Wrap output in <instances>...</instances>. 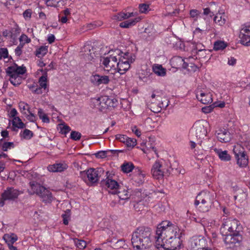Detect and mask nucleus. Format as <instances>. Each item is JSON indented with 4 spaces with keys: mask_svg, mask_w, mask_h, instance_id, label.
<instances>
[{
    "mask_svg": "<svg viewBox=\"0 0 250 250\" xmlns=\"http://www.w3.org/2000/svg\"><path fill=\"white\" fill-rule=\"evenodd\" d=\"M178 227L166 220L159 224L156 231V246L158 249H177L179 247Z\"/></svg>",
    "mask_w": 250,
    "mask_h": 250,
    "instance_id": "obj_1",
    "label": "nucleus"
},
{
    "mask_svg": "<svg viewBox=\"0 0 250 250\" xmlns=\"http://www.w3.org/2000/svg\"><path fill=\"white\" fill-rule=\"evenodd\" d=\"M151 229L149 228L140 227L132 234L131 243L136 250H145L151 245Z\"/></svg>",
    "mask_w": 250,
    "mask_h": 250,
    "instance_id": "obj_2",
    "label": "nucleus"
},
{
    "mask_svg": "<svg viewBox=\"0 0 250 250\" xmlns=\"http://www.w3.org/2000/svg\"><path fill=\"white\" fill-rule=\"evenodd\" d=\"M135 58L133 54L128 52L125 53L122 58L110 66V74L116 72L124 74L130 68V64L135 61Z\"/></svg>",
    "mask_w": 250,
    "mask_h": 250,
    "instance_id": "obj_3",
    "label": "nucleus"
},
{
    "mask_svg": "<svg viewBox=\"0 0 250 250\" xmlns=\"http://www.w3.org/2000/svg\"><path fill=\"white\" fill-rule=\"evenodd\" d=\"M214 196L208 191L201 192L197 196L194 205L203 212L208 211L213 203Z\"/></svg>",
    "mask_w": 250,
    "mask_h": 250,
    "instance_id": "obj_4",
    "label": "nucleus"
},
{
    "mask_svg": "<svg viewBox=\"0 0 250 250\" xmlns=\"http://www.w3.org/2000/svg\"><path fill=\"white\" fill-rule=\"evenodd\" d=\"M30 189H28V192L30 194H36L45 203H51L53 200V197L49 190L40 184L34 182H30Z\"/></svg>",
    "mask_w": 250,
    "mask_h": 250,
    "instance_id": "obj_5",
    "label": "nucleus"
},
{
    "mask_svg": "<svg viewBox=\"0 0 250 250\" xmlns=\"http://www.w3.org/2000/svg\"><path fill=\"white\" fill-rule=\"evenodd\" d=\"M170 170L166 164L162 161H157L153 165L151 173L152 176L156 179H162L170 174Z\"/></svg>",
    "mask_w": 250,
    "mask_h": 250,
    "instance_id": "obj_6",
    "label": "nucleus"
},
{
    "mask_svg": "<svg viewBox=\"0 0 250 250\" xmlns=\"http://www.w3.org/2000/svg\"><path fill=\"white\" fill-rule=\"evenodd\" d=\"M104 170L102 168H90L86 171H83L81 173V176L83 180L87 183L88 184H94L96 183L99 180L101 176V173H103Z\"/></svg>",
    "mask_w": 250,
    "mask_h": 250,
    "instance_id": "obj_7",
    "label": "nucleus"
},
{
    "mask_svg": "<svg viewBox=\"0 0 250 250\" xmlns=\"http://www.w3.org/2000/svg\"><path fill=\"white\" fill-rule=\"evenodd\" d=\"M242 227L239 222L236 219L231 218L227 219L222 224L221 229L222 231L226 232V234H238L241 230Z\"/></svg>",
    "mask_w": 250,
    "mask_h": 250,
    "instance_id": "obj_8",
    "label": "nucleus"
},
{
    "mask_svg": "<svg viewBox=\"0 0 250 250\" xmlns=\"http://www.w3.org/2000/svg\"><path fill=\"white\" fill-rule=\"evenodd\" d=\"M233 151L237 160V164L240 167H246L248 164L249 161L244 148L241 145L237 144L234 146Z\"/></svg>",
    "mask_w": 250,
    "mask_h": 250,
    "instance_id": "obj_9",
    "label": "nucleus"
},
{
    "mask_svg": "<svg viewBox=\"0 0 250 250\" xmlns=\"http://www.w3.org/2000/svg\"><path fill=\"white\" fill-rule=\"evenodd\" d=\"M207 245L206 239L202 236H193L188 242V247L190 250H201Z\"/></svg>",
    "mask_w": 250,
    "mask_h": 250,
    "instance_id": "obj_10",
    "label": "nucleus"
},
{
    "mask_svg": "<svg viewBox=\"0 0 250 250\" xmlns=\"http://www.w3.org/2000/svg\"><path fill=\"white\" fill-rule=\"evenodd\" d=\"M208 126V123L205 121H198L194 124L192 130L197 139H202L206 136Z\"/></svg>",
    "mask_w": 250,
    "mask_h": 250,
    "instance_id": "obj_11",
    "label": "nucleus"
},
{
    "mask_svg": "<svg viewBox=\"0 0 250 250\" xmlns=\"http://www.w3.org/2000/svg\"><path fill=\"white\" fill-rule=\"evenodd\" d=\"M20 194V192L13 188H8L1 194L0 200V206L2 207L4 205L5 200H14L17 199Z\"/></svg>",
    "mask_w": 250,
    "mask_h": 250,
    "instance_id": "obj_12",
    "label": "nucleus"
},
{
    "mask_svg": "<svg viewBox=\"0 0 250 250\" xmlns=\"http://www.w3.org/2000/svg\"><path fill=\"white\" fill-rule=\"evenodd\" d=\"M146 175V173L140 168H136L135 171L130 175L132 184L136 186L142 185L145 181Z\"/></svg>",
    "mask_w": 250,
    "mask_h": 250,
    "instance_id": "obj_13",
    "label": "nucleus"
},
{
    "mask_svg": "<svg viewBox=\"0 0 250 250\" xmlns=\"http://www.w3.org/2000/svg\"><path fill=\"white\" fill-rule=\"evenodd\" d=\"M242 240V237L238 234H226L224 241L229 248H233L236 244H239Z\"/></svg>",
    "mask_w": 250,
    "mask_h": 250,
    "instance_id": "obj_14",
    "label": "nucleus"
},
{
    "mask_svg": "<svg viewBox=\"0 0 250 250\" xmlns=\"http://www.w3.org/2000/svg\"><path fill=\"white\" fill-rule=\"evenodd\" d=\"M196 95L197 99L203 104H208L212 102V95L210 93H206L200 89H198Z\"/></svg>",
    "mask_w": 250,
    "mask_h": 250,
    "instance_id": "obj_15",
    "label": "nucleus"
},
{
    "mask_svg": "<svg viewBox=\"0 0 250 250\" xmlns=\"http://www.w3.org/2000/svg\"><path fill=\"white\" fill-rule=\"evenodd\" d=\"M90 81L94 85L99 86L102 84L108 83L109 79L107 76L95 74L90 77Z\"/></svg>",
    "mask_w": 250,
    "mask_h": 250,
    "instance_id": "obj_16",
    "label": "nucleus"
},
{
    "mask_svg": "<svg viewBox=\"0 0 250 250\" xmlns=\"http://www.w3.org/2000/svg\"><path fill=\"white\" fill-rule=\"evenodd\" d=\"M217 137L222 143H227L231 140V134L229 132L224 128L220 129L217 131Z\"/></svg>",
    "mask_w": 250,
    "mask_h": 250,
    "instance_id": "obj_17",
    "label": "nucleus"
},
{
    "mask_svg": "<svg viewBox=\"0 0 250 250\" xmlns=\"http://www.w3.org/2000/svg\"><path fill=\"white\" fill-rule=\"evenodd\" d=\"M116 195L113 201L114 204L119 202L120 200L128 199L130 197L129 192L123 186H122V189L119 190Z\"/></svg>",
    "mask_w": 250,
    "mask_h": 250,
    "instance_id": "obj_18",
    "label": "nucleus"
},
{
    "mask_svg": "<svg viewBox=\"0 0 250 250\" xmlns=\"http://www.w3.org/2000/svg\"><path fill=\"white\" fill-rule=\"evenodd\" d=\"M171 65L173 67L180 68L181 66L183 68H186L188 66V63L185 62L184 60L180 57H175L171 60Z\"/></svg>",
    "mask_w": 250,
    "mask_h": 250,
    "instance_id": "obj_19",
    "label": "nucleus"
},
{
    "mask_svg": "<svg viewBox=\"0 0 250 250\" xmlns=\"http://www.w3.org/2000/svg\"><path fill=\"white\" fill-rule=\"evenodd\" d=\"M67 168V166L65 164L57 163L49 165L47 167V169L50 172H62Z\"/></svg>",
    "mask_w": 250,
    "mask_h": 250,
    "instance_id": "obj_20",
    "label": "nucleus"
},
{
    "mask_svg": "<svg viewBox=\"0 0 250 250\" xmlns=\"http://www.w3.org/2000/svg\"><path fill=\"white\" fill-rule=\"evenodd\" d=\"M123 185L119 183L117 181L110 179V195H112L115 196L119 190L122 189ZM112 197L110 196V199Z\"/></svg>",
    "mask_w": 250,
    "mask_h": 250,
    "instance_id": "obj_21",
    "label": "nucleus"
},
{
    "mask_svg": "<svg viewBox=\"0 0 250 250\" xmlns=\"http://www.w3.org/2000/svg\"><path fill=\"white\" fill-rule=\"evenodd\" d=\"M214 151L218 155L219 159L223 161H229L231 160V156L227 150H222L221 149L215 148Z\"/></svg>",
    "mask_w": 250,
    "mask_h": 250,
    "instance_id": "obj_22",
    "label": "nucleus"
},
{
    "mask_svg": "<svg viewBox=\"0 0 250 250\" xmlns=\"http://www.w3.org/2000/svg\"><path fill=\"white\" fill-rule=\"evenodd\" d=\"M124 53L119 49H110V60L115 63L123 58Z\"/></svg>",
    "mask_w": 250,
    "mask_h": 250,
    "instance_id": "obj_23",
    "label": "nucleus"
},
{
    "mask_svg": "<svg viewBox=\"0 0 250 250\" xmlns=\"http://www.w3.org/2000/svg\"><path fill=\"white\" fill-rule=\"evenodd\" d=\"M137 15V12H129V13H124V12H120L117 13L113 16V19L114 20H117L118 21H122L125 19H127L130 17H136Z\"/></svg>",
    "mask_w": 250,
    "mask_h": 250,
    "instance_id": "obj_24",
    "label": "nucleus"
},
{
    "mask_svg": "<svg viewBox=\"0 0 250 250\" xmlns=\"http://www.w3.org/2000/svg\"><path fill=\"white\" fill-rule=\"evenodd\" d=\"M141 19L142 18L141 17H135L133 19L121 22L119 26L122 28H128L135 25L137 23L141 20Z\"/></svg>",
    "mask_w": 250,
    "mask_h": 250,
    "instance_id": "obj_25",
    "label": "nucleus"
},
{
    "mask_svg": "<svg viewBox=\"0 0 250 250\" xmlns=\"http://www.w3.org/2000/svg\"><path fill=\"white\" fill-rule=\"evenodd\" d=\"M240 42L245 46H250V34L241 29L239 35Z\"/></svg>",
    "mask_w": 250,
    "mask_h": 250,
    "instance_id": "obj_26",
    "label": "nucleus"
},
{
    "mask_svg": "<svg viewBox=\"0 0 250 250\" xmlns=\"http://www.w3.org/2000/svg\"><path fill=\"white\" fill-rule=\"evenodd\" d=\"M26 70L24 67L18 66L17 65L9 66L6 70L7 74H17L18 76L20 74H23L25 72Z\"/></svg>",
    "mask_w": 250,
    "mask_h": 250,
    "instance_id": "obj_27",
    "label": "nucleus"
},
{
    "mask_svg": "<svg viewBox=\"0 0 250 250\" xmlns=\"http://www.w3.org/2000/svg\"><path fill=\"white\" fill-rule=\"evenodd\" d=\"M38 83H39V88H40L41 90L43 89L44 90L47 92L48 91L49 84L47 75H42V76L39 78Z\"/></svg>",
    "mask_w": 250,
    "mask_h": 250,
    "instance_id": "obj_28",
    "label": "nucleus"
},
{
    "mask_svg": "<svg viewBox=\"0 0 250 250\" xmlns=\"http://www.w3.org/2000/svg\"><path fill=\"white\" fill-rule=\"evenodd\" d=\"M121 170L125 174L129 173L134 169L135 166L131 162L125 161L121 166Z\"/></svg>",
    "mask_w": 250,
    "mask_h": 250,
    "instance_id": "obj_29",
    "label": "nucleus"
},
{
    "mask_svg": "<svg viewBox=\"0 0 250 250\" xmlns=\"http://www.w3.org/2000/svg\"><path fill=\"white\" fill-rule=\"evenodd\" d=\"M67 0H45L48 6L60 7L63 6Z\"/></svg>",
    "mask_w": 250,
    "mask_h": 250,
    "instance_id": "obj_30",
    "label": "nucleus"
},
{
    "mask_svg": "<svg viewBox=\"0 0 250 250\" xmlns=\"http://www.w3.org/2000/svg\"><path fill=\"white\" fill-rule=\"evenodd\" d=\"M3 238L8 245L13 244L18 240L17 235L14 233L5 234Z\"/></svg>",
    "mask_w": 250,
    "mask_h": 250,
    "instance_id": "obj_31",
    "label": "nucleus"
},
{
    "mask_svg": "<svg viewBox=\"0 0 250 250\" xmlns=\"http://www.w3.org/2000/svg\"><path fill=\"white\" fill-rule=\"evenodd\" d=\"M10 77L9 81L10 83L15 86L20 84L21 83V78L17 74H7Z\"/></svg>",
    "mask_w": 250,
    "mask_h": 250,
    "instance_id": "obj_32",
    "label": "nucleus"
},
{
    "mask_svg": "<svg viewBox=\"0 0 250 250\" xmlns=\"http://www.w3.org/2000/svg\"><path fill=\"white\" fill-rule=\"evenodd\" d=\"M154 72L159 76H165L166 74V69L161 65H155L153 67Z\"/></svg>",
    "mask_w": 250,
    "mask_h": 250,
    "instance_id": "obj_33",
    "label": "nucleus"
},
{
    "mask_svg": "<svg viewBox=\"0 0 250 250\" xmlns=\"http://www.w3.org/2000/svg\"><path fill=\"white\" fill-rule=\"evenodd\" d=\"M3 139L0 140V145H1V149L4 151H7L9 149H11L14 147V144L13 142H3Z\"/></svg>",
    "mask_w": 250,
    "mask_h": 250,
    "instance_id": "obj_34",
    "label": "nucleus"
},
{
    "mask_svg": "<svg viewBox=\"0 0 250 250\" xmlns=\"http://www.w3.org/2000/svg\"><path fill=\"white\" fill-rule=\"evenodd\" d=\"M19 106L21 112L23 115L27 114L30 111L29 105L23 102H20L19 104Z\"/></svg>",
    "mask_w": 250,
    "mask_h": 250,
    "instance_id": "obj_35",
    "label": "nucleus"
},
{
    "mask_svg": "<svg viewBox=\"0 0 250 250\" xmlns=\"http://www.w3.org/2000/svg\"><path fill=\"white\" fill-rule=\"evenodd\" d=\"M12 125L13 126L18 128H23L25 127V125L19 117L13 119Z\"/></svg>",
    "mask_w": 250,
    "mask_h": 250,
    "instance_id": "obj_36",
    "label": "nucleus"
},
{
    "mask_svg": "<svg viewBox=\"0 0 250 250\" xmlns=\"http://www.w3.org/2000/svg\"><path fill=\"white\" fill-rule=\"evenodd\" d=\"M48 52V48L46 46H42L36 50V55L38 58H42Z\"/></svg>",
    "mask_w": 250,
    "mask_h": 250,
    "instance_id": "obj_37",
    "label": "nucleus"
},
{
    "mask_svg": "<svg viewBox=\"0 0 250 250\" xmlns=\"http://www.w3.org/2000/svg\"><path fill=\"white\" fill-rule=\"evenodd\" d=\"M73 240L76 246L80 249H83L86 246V242L84 240H79L77 238H73Z\"/></svg>",
    "mask_w": 250,
    "mask_h": 250,
    "instance_id": "obj_38",
    "label": "nucleus"
},
{
    "mask_svg": "<svg viewBox=\"0 0 250 250\" xmlns=\"http://www.w3.org/2000/svg\"><path fill=\"white\" fill-rule=\"evenodd\" d=\"M227 47L226 43L223 41H217L214 42L213 49L215 50H220L225 49Z\"/></svg>",
    "mask_w": 250,
    "mask_h": 250,
    "instance_id": "obj_39",
    "label": "nucleus"
},
{
    "mask_svg": "<svg viewBox=\"0 0 250 250\" xmlns=\"http://www.w3.org/2000/svg\"><path fill=\"white\" fill-rule=\"evenodd\" d=\"M21 137L27 140L30 139L33 136V133L28 129H24L21 133Z\"/></svg>",
    "mask_w": 250,
    "mask_h": 250,
    "instance_id": "obj_40",
    "label": "nucleus"
},
{
    "mask_svg": "<svg viewBox=\"0 0 250 250\" xmlns=\"http://www.w3.org/2000/svg\"><path fill=\"white\" fill-rule=\"evenodd\" d=\"M38 115L39 118L42 120V122L44 123H49V119L47 117L46 114L43 112L42 109L40 108L38 110Z\"/></svg>",
    "mask_w": 250,
    "mask_h": 250,
    "instance_id": "obj_41",
    "label": "nucleus"
},
{
    "mask_svg": "<svg viewBox=\"0 0 250 250\" xmlns=\"http://www.w3.org/2000/svg\"><path fill=\"white\" fill-rule=\"evenodd\" d=\"M108 97H102L98 99V102H99V104L101 105V106L104 108H108L109 104L107 103L108 101Z\"/></svg>",
    "mask_w": 250,
    "mask_h": 250,
    "instance_id": "obj_42",
    "label": "nucleus"
},
{
    "mask_svg": "<svg viewBox=\"0 0 250 250\" xmlns=\"http://www.w3.org/2000/svg\"><path fill=\"white\" fill-rule=\"evenodd\" d=\"M62 217L63 218V223L65 225H67L70 218V210L67 209L64 213L62 215Z\"/></svg>",
    "mask_w": 250,
    "mask_h": 250,
    "instance_id": "obj_43",
    "label": "nucleus"
},
{
    "mask_svg": "<svg viewBox=\"0 0 250 250\" xmlns=\"http://www.w3.org/2000/svg\"><path fill=\"white\" fill-rule=\"evenodd\" d=\"M59 127L60 129V132L64 135L68 133L71 130L70 127L64 123L60 124Z\"/></svg>",
    "mask_w": 250,
    "mask_h": 250,
    "instance_id": "obj_44",
    "label": "nucleus"
},
{
    "mask_svg": "<svg viewBox=\"0 0 250 250\" xmlns=\"http://www.w3.org/2000/svg\"><path fill=\"white\" fill-rule=\"evenodd\" d=\"M214 21L219 25H223L225 24L226 20L220 14L216 15L214 18Z\"/></svg>",
    "mask_w": 250,
    "mask_h": 250,
    "instance_id": "obj_45",
    "label": "nucleus"
},
{
    "mask_svg": "<svg viewBox=\"0 0 250 250\" xmlns=\"http://www.w3.org/2000/svg\"><path fill=\"white\" fill-rule=\"evenodd\" d=\"M21 29L18 26H16L11 29L10 30L11 38L15 40L17 36L20 34Z\"/></svg>",
    "mask_w": 250,
    "mask_h": 250,
    "instance_id": "obj_46",
    "label": "nucleus"
},
{
    "mask_svg": "<svg viewBox=\"0 0 250 250\" xmlns=\"http://www.w3.org/2000/svg\"><path fill=\"white\" fill-rule=\"evenodd\" d=\"M28 87L33 93L37 94H41L42 93V90H41L40 88H39L37 84L29 85H28Z\"/></svg>",
    "mask_w": 250,
    "mask_h": 250,
    "instance_id": "obj_47",
    "label": "nucleus"
},
{
    "mask_svg": "<svg viewBox=\"0 0 250 250\" xmlns=\"http://www.w3.org/2000/svg\"><path fill=\"white\" fill-rule=\"evenodd\" d=\"M128 147H133L136 145V140L135 139L128 138L126 136L125 143Z\"/></svg>",
    "mask_w": 250,
    "mask_h": 250,
    "instance_id": "obj_48",
    "label": "nucleus"
},
{
    "mask_svg": "<svg viewBox=\"0 0 250 250\" xmlns=\"http://www.w3.org/2000/svg\"><path fill=\"white\" fill-rule=\"evenodd\" d=\"M19 41L20 42V43L23 44V45L25 43H28L31 42V39L24 34H21L19 38Z\"/></svg>",
    "mask_w": 250,
    "mask_h": 250,
    "instance_id": "obj_49",
    "label": "nucleus"
},
{
    "mask_svg": "<svg viewBox=\"0 0 250 250\" xmlns=\"http://www.w3.org/2000/svg\"><path fill=\"white\" fill-rule=\"evenodd\" d=\"M81 137V134L76 131H72L71 132L70 138L75 141L79 140Z\"/></svg>",
    "mask_w": 250,
    "mask_h": 250,
    "instance_id": "obj_50",
    "label": "nucleus"
},
{
    "mask_svg": "<svg viewBox=\"0 0 250 250\" xmlns=\"http://www.w3.org/2000/svg\"><path fill=\"white\" fill-rule=\"evenodd\" d=\"M101 186L104 188L106 190H108V188H109V176H107L106 179L105 180H102L101 181ZM108 192H109V190H107Z\"/></svg>",
    "mask_w": 250,
    "mask_h": 250,
    "instance_id": "obj_51",
    "label": "nucleus"
},
{
    "mask_svg": "<svg viewBox=\"0 0 250 250\" xmlns=\"http://www.w3.org/2000/svg\"><path fill=\"white\" fill-rule=\"evenodd\" d=\"M8 50L6 48H0V59H5L8 57Z\"/></svg>",
    "mask_w": 250,
    "mask_h": 250,
    "instance_id": "obj_52",
    "label": "nucleus"
},
{
    "mask_svg": "<svg viewBox=\"0 0 250 250\" xmlns=\"http://www.w3.org/2000/svg\"><path fill=\"white\" fill-rule=\"evenodd\" d=\"M110 104H112L111 106L113 108H116L118 109L119 107V102L120 101H119L118 99L117 98H113L112 99H110ZM111 107V105H110Z\"/></svg>",
    "mask_w": 250,
    "mask_h": 250,
    "instance_id": "obj_53",
    "label": "nucleus"
},
{
    "mask_svg": "<svg viewBox=\"0 0 250 250\" xmlns=\"http://www.w3.org/2000/svg\"><path fill=\"white\" fill-rule=\"evenodd\" d=\"M28 120L30 122H34L36 120V116L32 113L31 111L27 113V114L24 115Z\"/></svg>",
    "mask_w": 250,
    "mask_h": 250,
    "instance_id": "obj_54",
    "label": "nucleus"
},
{
    "mask_svg": "<svg viewBox=\"0 0 250 250\" xmlns=\"http://www.w3.org/2000/svg\"><path fill=\"white\" fill-rule=\"evenodd\" d=\"M108 151H100L95 154V156L97 158L103 159L107 156Z\"/></svg>",
    "mask_w": 250,
    "mask_h": 250,
    "instance_id": "obj_55",
    "label": "nucleus"
},
{
    "mask_svg": "<svg viewBox=\"0 0 250 250\" xmlns=\"http://www.w3.org/2000/svg\"><path fill=\"white\" fill-rule=\"evenodd\" d=\"M134 207L138 211H141L144 209V203L143 201H139L136 203Z\"/></svg>",
    "mask_w": 250,
    "mask_h": 250,
    "instance_id": "obj_56",
    "label": "nucleus"
},
{
    "mask_svg": "<svg viewBox=\"0 0 250 250\" xmlns=\"http://www.w3.org/2000/svg\"><path fill=\"white\" fill-rule=\"evenodd\" d=\"M109 63V57L108 56L101 57V63L104 66L107 67Z\"/></svg>",
    "mask_w": 250,
    "mask_h": 250,
    "instance_id": "obj_57",
    "label": "nucleus"
},
{
    "mask_svg": "<svg viewBox=\"0 0 250 250\" xmlns=\"http://www.w3.org/2000/svg\"><path fill=\"white\" fill-rule=\"evenodd\" d=\"M200 14V12L196 9H192L189 11L190 17L195 18V21L197 20L198 16Z\"/></svg>",
    "mask_w": 250,
    "mask_h": 250,
    "instance_id": "obj_58",
    "label": "nucleus"
},
{
    "mask_svg": "<svg viewBox=\"0 0 250 250\" xmlns=\"http://www.w3.org/2000/svg\"><path fill=\"white\" fill-rule=\"evenodd\" d=\"M139 10L142 13H146L149 8V5L146 4H141L139 5Z\"/></svg>",
    "mask_w": 250,
    "mask_h": 250,
    "instance_id": "obj_59",
    "label": "nucleus"
},
{
    "mask_svg": "<svg viewBox=\"0 0 250 250\" xmlns=\"http://www.w3.org/2000/svg\"><path fill=\"white\" fill-rule=\"evenodd\" d=\"M23 47V44L20 43L15 50V54L17 56H20L22 53V48Z\"/></svg>",
    "mask_w": 250,
    "mask_h": 250,
    "instance_id": "obj_60",
    "label": "nucleus"
},
{
    "mask_svg": "<svg viewBox=\"0 0 250 250\" xmlns=\"http://www.w3.org/2000/svg\"><path fill=\"white\" fill-rule=\"evenodd\" d=\"M204 32V31L203 30L200 29L199 28H196L193 32V35L194 36L200 38L203 35Z\"/></svg>",
    "mask_w": 250,
    "mask_h": 250,
    "instance_id": "obj_61",
    "label": "nucleus"
},
{
    "mask_svg": "<svg viewBox=\"0 0 250 250\" xmlns=\"http://www.w3.org/2000/svg\"><path fill=\"white\" fill-rule=\"evenodd\" d=\"M32 10L31 9L26 10L23 13V16L25 19H30L31 17Z\"/></svg>",
    "mask_w": 250,
    "mask_h": 250,
    "instance_id": "obj_62",
    "label": "nucleus"
},
{
    "mask_svg": "<svg viewBox=\"0 0 250 250\" xmlns=\"http://www.w3.org/2000/svg\"><path fill=\"white\" fill-rule=\"evenodd\" d=\"M116 140H119L121 142L125 143V140H126V136L124 135L118 134L115 135Z\"/></svg>",
    "mask_w": 250,
    "mask_h": 250,
    "instance_id": "obj_63",
    "label": "nucleus"
},
{
    "mask_svg": "<svg viewBox=\"0 0 250 250\" xmlns=\"http://www.w3.org/2000/svg\"><path fill=\"white\" fill-rule=\"evenodd\" d=\"M241 29L250 34V22L245 24Z\"/></svg>",
    "mask_w": 250,
    "mask_h": 250,
    "instance_id": "obj_64",
    "label": "nucleus"
}]
</instances>
